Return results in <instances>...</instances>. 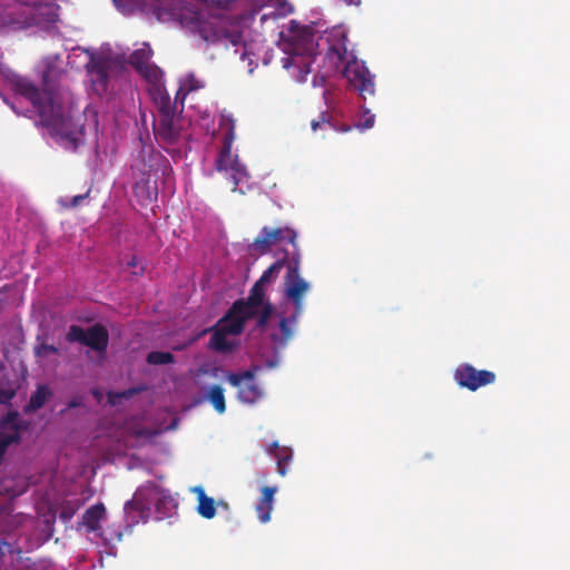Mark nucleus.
I'll list each match as a JSON object with an SVG mask.
<instances>
[{
  "mask_svg": "<svg viewBox=\"0 0 570 570\" xmlns=\"http://www.w3.org/2000/svg\"><path fill=\"white\" fill-rule=\"evenodd\" d=\"M10 83L16 94L31 102L40 117L42 126L49 128L59 137L67 138L68 142H78V138L70 137L63 130L65 119L61 114L56 110L51 97L47 91L40 90L31 80L19 75L12 76Z\"/></svg>",
  "mask_w": 570,
  "mask_h": 570,
  "instance_id": "nucleus-1",
  "label": "nucleus"
},
{
  "mask_svg": "<svg viewBox=\"0 0 570 570\" xmlns=\"http://www.w3.org/2000/svg\"><path fill=\"white\" fill-rule=\"evenodd\" d=\"M346 40V35L342 33L341 39L331 45L327 55L330 58H336L338 62L345 63L344 77L365 100L375 95L374 76L363 61H358L353 55H350Z\"/></svg>",
  "mask_w": 570,
  "mask_h": 570,
  "instance_id": "nucleus-2",
  "label": "nucleus"
},
{
  "mask_svg": "<svg viewBox=\"0 0 570 570\" xmlns=\"http://www.w3.org/2000/svg\"><path fill=\"white\" fill-rule=\"evenodd\" d=\"M204 87V82L194 73H189L181 82L175 101L171 102L168 95L158 90V119L154 124L156 134L163 139H174L178 135L176 108L181 91H194Z\"/></svg>",
  "mask_w": 570,
  "mask_h": 570,
  "instance_id": "nucleus-3",
  "label": "nucleus"
},
{
  "mask_svg": "<svg viewBox=\"0 0 570 570\" xmlns=\"http://www.w3.org/2000/svg\"><path fill=\"white\" fill-rule=\"evenodd\" d=\"M150 504L155 505L160 519L170 517L177 509V501L169 491L150 483L136 492L134 499L125 504V511H137L142 517L149 511Z\"/></svg>",
  "mask_w": 570,
  "mask_h": 570,
  "instance_id": "nucleus-4",
  "label": "nucleus"
},
{
  "mask_svg": "<svg viewBox=\"0 0 570 570\" xmlns=\"http://www.w3.org/2000/svg\"><path fill=\"white\" fill-rule=\"evenodd\" d=\"M301 252L295 250L291 254L286 275L284 277L285 296L294 304L297 313H302L304 308L303 298L309 291V284L299 274Z\"/></svg>",
  "mask_w": 570,
  "mask_h": 570,
  "instance_id": "nucleus-5",
  "label": "nucleus"
},
{
  "mask_svg": "<svg viewBox=\"0 0 570 570\" xmlns=\"http://www.w3.org/2000/svg\"><path fill=\"white\" fill-rule=\"evenodd\" d=\"M297 234L291 227H278V228H269L267 226L261 229L259 235L255 238L253 246L256 250L262 254H266L271 252L272 246L279 244L282 242H286L292 246V249H285V253L294 254L295 250H299L296 243Z\"/></svg>",
  "mask_w": 570,
  "mask_h": 570,
  "instance_id": "nucleus-6",
  "label": "nucleus"
},
{
  "mask_svg": "<svg viewBox=\"0 0 570 570\" xmlns=\"http://www.w3.org/2000/svg\"><path fill=\"white\" fill-rule=\"evenodd\" d=\"M66 340L70 343H81L98 353L106 352L109 344V334L107 328L101 324H95L88 330H83L79 325H71L66 335Z\"/></svg>",
  "mask_w": 570,
  "mask_h": 570,
  "instance_id": "nucleus-7",
  "label": "nucleus"
},
{
  "mask_svg": "<svg viewBox=\"0 0 570 570\" xmlns=\"http://www.w3.org/2000/svg\"><path fill=\"white\" fill-rule=\"evenodd\" d=\"M132 167L142 175L161 170L164 175L171 171L167 158L155 147V145H140L135 157Z\"/></svg>",
  "mask_w": 570,
  "mask_h": 570,
  "instance_id": "nucleus-8",
  "label": "nucleus"
},
{
  "mask_svg": "<svg viewBox=\"0 0 570 570\" xmlns=\"http://www.w3.org/2000/svg\"><path fill=\"white\" fill-rule=\"evenodd\" d=\"M495 379L497 375L494 372L488 370H476L474 366L468 363L459 365L454 371V380L458 385L472 392L482 386L494 383Z\"/></svg>",
  "mask_w": 570,
  "mask_h": 570,
  "instance_id": "nucleus-9",
  "label": "nucleus"
},
{
  "mask_svg": "<svg viewBox=\"0 0 570 570\" xmlns=\"http://www.w3.org/2000/svg\"><path fill=\"white\" fill-rule=\"evenodd\" d=\"M215 166L218 171H225L230 175L233 190L247 177L246 166L239 161L238 155L232 149V145H222L216 157Z\"/></svg>",
  "mask_w": 570,
  "mask_h": 570,
  "instance_id": "nucleus-10",
  "label": "nucleus"
},
{
  "mask_svg": "<svg viewBox=\"0 0 570 570\" xmlns=\"http://www.w3.org/2000/svg\"><path fill=\"white\" fill-rule=\"evenodd\" d=\"M254 376L255 373L252 370L243 373H229L227 376L228 382L238 387V399L244 403H255L263 395L261 387L254 382Z\"/></svg>",
  "mask_w": 570,
  "mask_h": 570,
  "instance_id": "nucleus-11",
  "label": "nucleus"
},
{
  "mask_svg": "<svg viewBox=\"0 0 570 570\" xmlns=\"http://www.w3.org/2000/svg\"><path fill=\"white\" fill-rule=\"evenodd\" d=\"M240 304H232L226 314L214 325L225 333L236 336L243 333L245 323L252 320L239 308Z\"/></svg>",
  "mask_w": 570,
  "mask_h": 570,
  "instance_id": "nucleus-12",
  "label": "nucleus"
},
{
  "mask_svg": "<svg viewBox=\"0 0 570 570\" xmlns=\"http://www.w3.org/2000/svg\"><path fill=\"white\" fill-rule=\"evenodd\" d=\"M158 18L168 14L170 19L185 21L193 20L195 12L186 0H164L156 6Z\"/></svg>",
  "mask_w": 570,
  "mask_h": 570,
  "instance_id": "nucleus-13",
  "label": "nucleus"
},
{
  "mask_svg": "<svg viewBox=\"0 0 570 570\" xmlns=\"http://www.w3.org/2000/svg\"><path fill=\"white\" fill-rule=\"evenodd\" d=\"M265 287L266 285L256 281L250 288L247 298H239L235 301L234 304H240L239 308L245 312L246 316H252L254 318L258 313V308L266 303Z\"/></svg>",
  "mask_w": 570,
  "mask_h": 570,
  "instance_id": "nucleus-14",
  "label": "nucleus"
},
{
  "mask_svg": "<svg viewBox=\"0 0 570 570\" xmlns=\"http://www.w3.org/2000/svg\"><path fill=\"white\" fill-rule=\"evenodd\" d=\"M302 313H297V309L294 308L291 315H286L285 313L279 314L278 320V333H272L271 338L274 343L279 346H285L293 337L294 331L297 326L298 317Z\"/></svg>",
  "mask_w": 570,
  "mask_h": 570,
  "instance_id": "nucleus-15",
  "label": "nucleus"
},
{
  "mask_svg": "<svg viewBox=\"0 0 570 570\" xmlns=\"http://www.w3.org/2000/svg\"><path fill=\"white\" fill-rule=\"evenodd\" d=\"M262 495L256 504L257 517L261 522L266 523L271 520L273 510L274 495L277 491L276 487H263Z\"/></svg>",
  "mask_w": 570,
  "mask_h": 570,
  "instance_id": "nucleus-16",
  "label": "nucleus"
},
{
  "mask_svg": "<svg viewBox=\"0 0 570 570\" xmlns=\"http://www.w3.org/2000/svg\"><path fill=\"white\" fill-rule=\"evenodd\" d=\"M209 331L212 332V337L208 343L210 350L222 354H229L236 348L237 344L234 341L227 338L229 334L215 326H213Z\"/></svg>",
  "mask_w": 570,
  "mask_h": 570,
  "instance_id": "nucleus-17",
  "label": "nucleus"
},
{
  "mask_svg": "<svg viewBox=\"0 0 570 570\" xmlns=\"http://www.w3.org/2000/svg\"><path fill=\"white\" fill-rule=\"evenodd\" d=\"M109 63L101 57H91L87 63V71L91 75L92 81L100 86H106L108 81Z\"/></svg>",
  "mask_w": 570,
  "mask_h": 570,
  "instance_id": "nucleus-18",
  "label": "nucleus"
},
{
  "mask_svg": "<svg viewBox=\"0 0 570 570\" xmlns=\"http://www.w3.org/2000/svg\"><path fill=\"white\" fill-rule=\"evenodd\" d=\"M106 515V509L102 503H96L85 511L82 514V524L88 532H97L100 530V521Z\"/></svg>",
  "mask_w": 570,
  "mask_h": 570,
  "instance_id": "nucleus-19",
  "label": "nucleus"
},
{
  "mask_svg": "<svg viewBox=\"0 0 570 570\" xmlns=\"http://www.w3.org/2000/svg\"><path fill=\"white\" fill-rule=\"evenodd\" d=\"M269 453L276 459L279 475H286L287 465L293 456L292 450L287 446H281L277 442H273L269 446Z\"/></svg>",
  "mask_w": 570,
  "mask_h": 570,
  "instance_id": "nucleus-20",
  "label": "nucleus"
},
{
  "mask_svg": "<svg viewBox=\"0 0 570 570\" xmlns=\"http://www.w3.org/2000/svg\"><path fill=\"white\" fill-rule=\"evenodd\" d=\"M218 138L220 142L227 144L235 140V120L229 114H222L219 117Z\"/></svg>",
  "mask_w": 570,
  "mask_h": 570,
  "instance_id": "nucleus-21",
  "label": "nucleus"
},
{
  "mask_svg": "<svg viewBox=\"0 0 570 570\" xmlns=\"http://www.w3.org/2000/svg\"><path fill=\"white\" fill-rule=\"evenodd\" d=\"M291 258L289 253H285L281 258H278L276 262H274L258 278L261 283L264 285L269 284L271 282L275 281L279 274V272L288 266V261Z\"/></svg>",
  "mask_w": 570,
  "mask_h": 570,
  "instance_id": "nucleus-22",
  "label": "nucleus"
},
{
  "mask_svg": "<svg viewBox=\"0 0 570 570\" xmlns=\"http://www.w3.org/2000/svg\"><path fill=\"white\" fill-rule=\"evenodd\" d=\"M198 494L197 512L205 519H212L216 514L215 501L213 498L207 497L203 488L195 489Z\"/></svg>",
  "mask_w": 570,
  "mask_h": 570,
  "instance_id": "nucleus-23",
  "label": "nucleus"
},
{
  "mask_svg": "<svg viewBox=\"0 0 570 570\" xmlns=\"http://www.w3.org/2000/svg\"><path fill=\"white\" fill-rule=\"evenodd\" d=\"M51 395L50 390L47 385H39L37 390L31 394L26 412H32L41 409L49 396Z\"/></svg>",
  "mask_w": 570,
  "mask_h": 570,
  "instance_id": "nucleus-24",
  "label": "nucleus"
},
{
  "mask_svg": "<svg viewBox=\"0 0 570 570\" xmlns=\"http://www.w3.org/2000/svg\"><path fill=\"white\" fill-rule=\"evenodd\" d=\"M153 56V49L148 43H144L141 48L135 50L129 56V63L136 69L139 70L141 67L148 65L150 62Z\"/></svg>",
  "mask_w": 570,
  "mask_h": 570,
  "instance_id": "nucleus-25",
  "label": "nucleus"
},
{
  "mask_svg": "<svg viewBox=\"0 0 570 570\" xmlns=\"http://www.w3.org/2000/svg\"><path fill=\"white\" fill-rule=\"evenodd\" d=\"M311 128L313 131L322 130L323 132L336 130V126L333 124V117L327 111L321 112L317 119H313L311 121Z\"/></svg>",
  "mask_w": 570,
  "mask_h": 570,
  "instance_id": "nucleus-26",
  "label": "nucleus"
},
{
  "mask_svg": "<svg viewBox=\"0 0 570 570\" xmlns=\"http://www.w3.org/2000/svg\"><path fill=\"white\" fill-rule=\"evenodd\" d=\"M137 71L144 79H146L148 82L155 86L161 82L163 71L155 63L149 62L148 65L141 67Z\"/></svg>",
  "mask_w": 570,
  "mask_h": 570,
  "instance_id": "nucleus-27",
  "label": "nucleus"
},
{
  "mask_svg": "<svg viewBox=\"0 0 570 570\" xmlns=\"http://www.w3.org/2000/svg\"><path fill=\"white\" fill-rule=\"evenodd\" d=\"M275 313L276 309L274 305L268 301L263 306H261V308H258V313L255 316L257 318V328L261 331H266L268 322Z\"/></svg>",
  "mask_w": 570,
  "mask_h": 570,
  "instance_id": "nucleus-28",
  "label": "nucleus"
},
{
  "mask_svg": "<svg viewBox=\"0 0 570 570\" xmlns=\"http://www.w3.org/2000/svg\"><path fill=\"white\" fill-rule=\"evenodd\" d=\"M208 400L213 404L214 409L218 413H224L226 410L224 390L219 385H214L210 387L208 393Z\"/></svg>",
  "mask_w": 570,
  "mask_h": 570,
  "instance_id": "nucleus-29",
  "label": "nucleus"
},
{
  "mask_svg": "<svg viewBox=\"0 0 570 570\" xmlns=\"http://www.w3.org/2000/svg\"><path fill=\"white\" fill-rule=\"evenodd\" d=\"M146 360L151 365H165L174 363L175 357L170 352L153 351L148 353Z\"/></svg>",
  "mask_w": 570,
  "mask_h": 570,
  "instance_id": "nucleus-30",
  "label": "nucleus"
},
{
  "mask_svg": "<svg viewBox=\"0 0 570 570\" xmlns=\"http://www.w3.org/2000/svg\"><path fill=\"white\" fill-rule=\"evenodd\" d=\"M90 195V188L81 195L73 196L71 199L60 197L58 199V204L60 207L65 209H71L80 206L85 199H87Z\"/></svg>",
  "mask_w": 570,
  "mask_h": 570,
  "instance_id": "nucleus-31",
  "label": "nucleus"
},
{
  "mask_svg": "<svg viewBox=\"0 0 570 570\" xmlns=\"http://www.w3.org/2000/svg\"><path fill=\"white\" fill-rule=\"evenodd\" d=\"M266 7H273L275 10L271 12L276 17H286L293 12V7L285 0H273L272 3H267Z\"/></svg>",
  "mask_w": 570,
  "mask_h": 570,
  "instance_id": "nucleus-32",
  "label": "nucleus"
},
{
  "mask_svg": "<svg viewBox=\"0 0 570 570\" xmlns=\"http://www.w3.org/2000/svg\"><path fill=\"white\" fill-rule=\"evenodd\" d=\"M20 441L19 426L14 425V429H11V432H1L0 433V445H2L6 450L12 443H17Z\"/></svg>",
  "mask_w": 570,
  "mask_h": 570,
  "instance_id": "nucleus-33",
  "label": "nucleus"
},
{
  "mask_svg": "<svg viewBox=\"0 0 570 570\" xmlns=\"http://www.w3.org/2000/svg\"><path fill=\"white\" fill-rule=\"evenodd\" d=\"M147 185H148V180H142L140 183H137L135 185V194L137 196H140L141 193L146 191V198L149 202H151L154 198L157 197V193L155 190H150Z\"/></svg>",
  "mask_w": 570,
  "mask_h": 570,
  "instance_id": "nucleus-34",
  "label": "nucleus"
},
{
  "mask_svg": "<svg viewBox=\"0 0 570 570\" xmlns=\"http://www.w3.org/2000/svg\"><path fill=\"white\" fill-rule=\"evenodd\" d=\"M59 350L55 345L41 343L35 347L36 356H46L48 354H58Z\"/></svg>",
  "mask_w": 570,
  "mask_h": 570,
  "instance_id": "nucleus-35",
  "label": "nucleus"
},
{
  "mask_svg": "<svg viewBox=\"0 0 570 570\" xmlns=\"http://www.w3.org/2000/svg\"><path fill=\"white\" fill-rule=\"evenodd\" d=\"M19 413L17 411L8 412L7 415L3 417V420L0 423L1 428L10 426V429H14L16 426H19L18 424Z\"/></svg>",
  "mask_w": 570,
  "mask_h": 570,
  "instance_id": "nucleus-36",
  "label": "nucleus"
},
{
  "mask_svg": "<svg viewBox=\"0 0 570 570\" xmlns=\"http://www.w3.org/2000/svg\"><path fill=\"white\" fill-rule=\"evenodd\" d=\"M374 115H370V112L366 110L363 116V120L357 125V128L365 130L370 129L374 125Z\"/></svg>",
  "mask_w": 570,
  "mask_h": 570,
  "instance_id": "nucleus-37",
  "label": "nucleus"
},
{
  "mask_svg": "<svg viewBox=\"0 0 570 570\" xmlns=\"http://www.w3.org/2000/svg\"><path fill=\"white\" fill-rule=\"evenodd\" d=\"M16 392L11 389H0V404H9L14 397Z\"/></svg>",
  "mask_w": 570,
  "mask_h": 570,
  "instance_id": "nucleus-38",
  "label": "nucleus"
},
{
  "mask_svg": "<svg viewBox=\"0 0 570 570\" xmlns=\"http://www.w3.org/2000/svg\"><path fill=\"white\" fill-rule=\"evenodd\" d=\"M85 115L87 118H90V126H92V129L95 131H97V127H98L97 112L90 110V111H86Z\"/></svg>",
  "mask_w": 570,
  "mask_h": 570,
  "instance_id": "nucleus-39",
  "label": "nucleus"
},
{
  "mask_svg": "<svg viewBox=\"0 0 570 570\" xmlns=\"http://www.w3.org/2000/svg\"><path fill=\"white\" fill-rule=\"evenodd\" d=\"M82 399L80 396L72 397L68 403V409H76L82 406Z\"/></svg>",
  "mask_w": 570,
  "mask_h": 570,
  "instance_id": "nucleus-40",
  "label": "nucleus"
},
{
  "mask_svg": "<svg viewBox=\"0 0 570 570\" xmlns=\"http://www.w3.org/2000/svg\"><path fill=\"white\" fill-rule=\"evenodd\" d=\"M137 264H138V262H137L136 256H132V257L127 262V267H129V268H134V267H136V266H137Z\"/></svg>",
  "mask_w": 570,
  "mask_h": 570,
  "instance_id": "nucleus-41",
  "label": "nucleus"
},
{
  "mask_svg": "<svg viewBox=\"0 0 570 570\" xmlns=\"http://www.w3.org/2000/svg\"><path fill=\"white\" fill-rule=\"evenodd\" d=\"M346 4L348 6H360L361 4V0H343Z\"/></svg>",
  "mask_w": 570,
  "mask_h": 570,
  "instance_id": "nucleus-42",
  "label": "nucleus"
},
{
  "mask_svg": "<svg viewBox=\"0 0 570 570\" xmlns=\"http://www.w3.org/2000/svg\"><path fill=\"white\" fill-rule=\"evenodd\" d=\"M273 0H256V3L262 6V7H266L267 3H272Z\"/></svg>",
  "mask_w": 570,
  "mask_h": 570,
  "instance_id": "nucleus-43",
  "label": "nucleus"
},
{
  "mask_svg": "<svg viewBox=\"0 0 570 570\" xmlns=\"http://www.w3.org/2000/svg\"><path fill=\"white\" fill-rule=\"evenodd\" d=\"M266 365H267V367L273 368L277 365V360H274V361L268 360L266 362Z\"/></svg>",
  "mask_w": 570,
  "mask_h": 570,
  "instance_id": "nucleus-44",
  "label": "nucleus"
},
{
  "mask_svg": "<svg viewBox=\"0 0 570 570\" xmlns=\"http://www.w3.org/2000/svg\"><path fill=\"white\" fill-rule=\"evenodd\" d=\"M60 515H61V518H65V519H69L70 518V515L68 513H66V512H61Z\"/></svg>",
  "mask_w": 570,
  "mask_h": 570,
  "instance_id": "nucleus-45",
  "label": "nucleus"
},
{
  "mask_svg": "<svg viewBox=\"0 0 570 570\" xmlns=\"http://www.w3.org/2000/svg\"><path fill=\"white\" fill-rule=\"evenodd\" d=\"M185 98H186V92H184V94H183V97H181V99H180V104H181V105H183V102H184V99H185Z\"/></svg>",
  "mask_w": 570,
  "mask_h": 570,
  "instance_id": "nucleus-46",
  "label": "nucleus"
},
{
  "mask_svg": "<svg viewBox=\"0 0 570 570\" xmlns=\"http://www.w3.org/2000/svg\"><path fill=\"white\" fill-rule=\"evenodd\" d=\"M22 492H23L22 490H21V491H18V492H13V493H12V495H19V494H21Z\"/></svg>",
  "mask_w": 570,
  "mask_h": 570,
  "instance_id": "nucleus-47",
  "label": "nucleus"
},
{
  "mask_svg": "<svg viewBox=\"0 0 570 570\" xmlns=\"http://www.w3.org/2000/svg\"><path fill=\"white\" fill-rule=\"evenodd\" d=\"M92 393H94L95 396H99L100 395V393L98 391H94Z\"/></svg>",
  "mask_w": 570,
  "mask_h": 570,
  "instance_id": "nucleus-48",
  "label": "nucleus"
},
{
  "mask_svg": "<svg viewBox=\"0 0 570 570\" xmlns=\"http://www.w3.org/2000/svg\"><path fill=\"white\" fill-rule=\"evenodd\" d=\"M267 14H263L261 20L264 21L266 19Z\"/></svg>",
  "mask_w": 570,
  "mask_h": 570,
  "instance_id": "nucleus-49",
  "label": "nucleus"
}]
</instances>
